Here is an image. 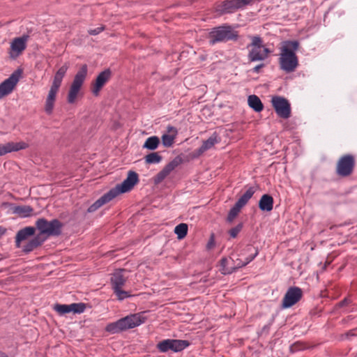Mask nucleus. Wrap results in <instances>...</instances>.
Instances as JSON below:
<instances>
[{
    "mask_svg": "<svg viewBox=\"0 0 357 357\" xmlns=\"http://www.w3.org/2000/svg\"><path fill=\"white\" fill-rule=\"evenodd\" d=\"M113 195L109 191L104 195H102L100 198H99L95 203H93L91 206H90L88 208V212L92 213L96 211L102 205L108 203L111 200L114 199Z\"/></svg>",
    "mask_w": 357,
    "mask_h": 357,
    "instance_id": "20",
    "label": "nucleus"
},
{
    "mask_svg": "<svg viewBox=\"0 0 357 357\" xmlns=\"http://www.w3.org/2000/svg\"><path fill=\"white\" fill-rule=\"evenodd\" d=\"M190 345L188 340H172V351L174 352H179Z\"/></svg>",
    "mask_w": 357,
    "mask_h": 357,
    "instance_id": "27",
    "label": "nucleus"
},
{
    "mask_svg": "<svg viewBox=\"0 0 357 357\" xmlns=\"http://www.w3.org/2000/svg\"><path fill=\"white\" fill-rule=\"evenodd\" d=\"M258 255V251L256 250L255 253L252 255H250L245 258V260L244 261H242L241 259H237L236 262V266L237 268H241L243 266H246L248 264L250 261H252Z\"/></svg>",
    "mask_w": 357,
    "mask_h": 357,
    "instance_id": "34",
    "label": "nucleus"
},
{
    "mask_svg": "<svg viewBox=\"0 0 357 357\" xmlns=\"http://www.w3.org/2000/svg\"><path fill=\"white\" fill-rule=\"evenodd\" d=\"M248 105L257 112H260L264 109L263 103L256 95H250L248 98Z\"/></svg>",
    "mask_w": 357,
    "mask_h": 357,
    "instance_id": "23",
    "label": "nucleus"
},
{
    "mask_svg": "<svg viewBox=\"0 0 357 357\" xmlns=\"http://www.w3.org/2000/svg\"><path fill=\"white\" fill-rule=\"evenodd\" d=\"M59 88L51 85L47 98L56 100V96L59 91Z\"/></svg>",
    "mask_w": 357,
    "mask_h": 357,
    "instance_id": "39",
    "label": "nucleus"
},
{
    "mask_svg": "<svg viewBox=\"0 0 357 357\" xmlns=\"http://www.w3.org/2000/svg\"><path fill=\"white\" fill-rule=\"evenodd\" d=\"M3 26V24L2 23L0 22V28H1Z\"/></svg>",
    "mask_w": 357,
    "mask_h": 357,
    "instance_id": "52",
    "label": "nucleus"
},
{
    "mask_svg": "<svg viewBox=\"0 0 357 357\" xmlns=\"http://www.w3.org/2000/svg\"><path fill=\"white\" fill-rule=\"evenodd\" d=\"M22 71L17 70L0 84V100L13 92L21 77Z\"/></svg>",
    "mask_w": 357,
    "mask_h": 357,
    "instance_id": "10",
    "label": "nucleus"
},
{
    "mask_svg": "<svg viewBox=\"0 0 357 357\" xmlns=\"http://www.w3.org/2000/svg\"><path fill=\"white\" fill-rule=\"evenodd\" d=\"M111 77V72L109 70H105L101 72L96 77L95 82L92 84L91 91L96 96L99 95V93L105 84L109 81Z\"/></svg>",
    "mask_w": 357,
    "mask_h": 357,
    "instance_id": "15",
    "label": "nucleus"
},
{
    "mask_svg": "<svg viewBox=\"0 0 357 357\" xmlns=\"http://www.w3.org/2000/svg\"><path fill=\"white\" fill-rule=\"evenodd\" d=\"M29 38V36L24 34L21 37H17L13 39L8 51L10 58L15 59L22 54L26 48V43Z\"/></svg>",
    "mask_w": 357,
    "mask_h": 357,
    "instance_id": "12",
    "label": "nucleus"
},
{
    "mask_svg": "<svg viewBox=\"0 0 357 357\" xmlns=\"http://www.w3.org/2000/svg\"><path fill=\"white\" fill-rule=\"evenodd\" d=\"M354 166V157L350 154L344 155L337 162L336 172L340 176H348L353 172Z\"/></svg>",
    "mask_w": 357,
    "mask_h": 357,
    "instance_id": "9",
    "label": "nucleus"
},
{
    "mask_svg": "<svg viewBox=\"0 0 357 357\" xmlns=\"http://www.w3.org/2000/svg\"><path fill=\"white\" fill-rule=\"evenodd\" d=\"M215 245V241L213 238V235L211 236L209 241L207 243L206 248L207 249H211Z\"/></svg>",
    "mask_w": 357,
    "mask_h": 357,
    "instance_id": "46",
    "label": "nucleus"
},
{
    "mask_svg": "<svg viewBox=\"0 0 357 357\" xmlns=\"http://www.w3.org/2000/svg\"><path fill=\"white\" fill-rule=\"evenodd\" d=\"M14 212L21 217H28L32 213L33 208L29 206H19L15 208Z\"/></svg>",
    "mask_w": 357,
    "mask_h": 357,
    "instance_id": "28",
    "label": "nucleus"
},
{
    "mask_svg": "<svg viewBox=\"0 0 357 357\" xmlns=\"http://www.w3.org/2000/svg\"><path fill=\"white\" fill-rule=\"evenodd\" d=\"M35 233V228L33 227H26L20 229L16 234L15 242L17 247H20V243L31 236Z\"/></svg>",
    "mask_w": 357,
    "mask_h": 357,
    "instance_id": "22",
    "label": "nucleus"
},
{
    "mask_svg": "<svg viewBox=\"0 0 357 357\" xmlns=\"http://www.w3.org/2000/svg\"><path fill=\"white\" fill-rule=\"evenodd\" d=\"M63 77L56 73L52 86L60 88Z\"/></svg>",
    "mask_w": 357,
    "mask_h": 357,
    "instance_id": "41",
    "label": "nucleus"
},
{
    "mask_svg": "<svg viewBox=\"0 0 357 357\" xmlns=\"http://www.w3.org/2000/svg\"><path fill=\"white\" fill-rule=\"evenodd\" d=\"M68 69V65L65 63L64 65H63L57 71H56V73L59 74V75H61L64 77L67 70Z\"/></svg>",
    "mask_w": 357,
    "mask_h": 357,
    "instance_id": "42",
    "label": "nucleus"
},
{
    "mask_svg": "<svg viewBox=\"0 0 357 357\" xmlns=\"http://www.w3.org/2000/svg\"><path fill=\"white\" fill-rule=\"evenodd\" d=\"M255 192V190L253 187H250L238 199L236 202V204L243 208L249 201V199L253 196Z\"/></svg>",
    "mask_w": 357,
    "mask_h": 357,
    "instance_id": "25",
    "label": "nucleus"
},
{
    "mask_svg": "<svg viewBox=\"0 0 357 357\" xmlns=\"http://www.w3.org/2000/svg\"><path fill=\"white\" fill-rule=\"evenodd\" d=\"M63 77L56 73L52 86L60 88Z\"/></svg>",
    "mask_w": 357,
    "mask_h": 357,
    "instance_id": "40",
    "label": "nucleus"
},
{
    "mask_svg": "<svg viewBox=\"0 0 357 357\" xmlns=\"http://www.w3.org/2000/svg\"><path fill=\"white\" fill-rule=\"evenodd\" d=\"M314 345H311L308 343L303 342H296L290 347V351L291 352H296L297 351L303 350L305 349H310L314 347Z\"/></svg>",
    "mask_w": 357,
    "mask_h": 357,
    "instance_id": "30",
    "label": "nucleus"
},
{
    "mask_svg": "<svg viewBox=\"0 0 357 357\" xmlns=\"http://www.w3.org/2000/svg\"><path fill=\"white\" fill-rule=\"evenodd\" d=\"M144 159L147 164H156L161 161L162 157L158 153L153 152L146 155Z\"/></svg>",
    "mask_w": 357,
    "mask_h": 357,
    "instance_id": "31",
    "label": "nucleus"
},
{
    "mask_svg": "<svg viewBox=\"0 0 357 357\" xmlns=\"http://www.w3.org/2000/svg\"><path fill=\"white\" fill-rule=\"evenodd\" d=\"M87 73V65H82L79 70L75 74L68 91L67 100L69 103L73 104L75 102L79 92L86 78Z\"/></svg>",
    "mask_w": 357,
    "mask_h": 357,
    "instance_id": "5",
    "label": "nucleus"
},
{
    "mask_svg": "<svg viewBox=\"0 0 357 357\" xmlns=\"http://www.w3.org/2000/svg\"><path fill=\"white\" fill-rule=\"evenodd\" d=\"M125 270H117L112 274L110 279L112 288L119 301L131 296L129 291H124L122 289L127 281V277L123 274Z\"/></svg>",
    "mask_w": 357,
    "mask_h": 357,
    "instance_id": "6",
    "label": "nucleus"
},
{
    "mask_svg": "<svg viewBox=\"0 0 357 357\" xmlns=\"http://www.w3.org/2000/svg\"><path fill=\"white\" fill-rule=\"evenodd\" d=\"M238 38V32L231 26L226 24L213 28L208 34L211 45L221 42L236 41Z\"/></svg>",
    "mask_w": 357,
    "mask_h": 357,
    "instance_id": "3",
    "label": "nucleus"
},
{
    "mask_svg": "<svg viewBox=\"0 0 357 357\" xmlns=\"http://www.w3.org/2000/svg\"><path fill=\"white\" fill-rule=\"evenodd\" d=\"M241 4L242 8L251 3L254 0H239Z\"/></svg>",
    "mask_w": 357,
    "mask_h": 357,
    "instance_id": "47",
    "label": "nucleus"
},
{
    "mask_svg": "<svg viewBox=\"0 0 357 357\" xmlns=\"http://www.w3.org/2000/svg\"><path fill=\"white\" fill-rule=\"evenodd\" d=\"M220 139L216 133H213L208 139L203 142L202 145L192 153L194 158H198L204 152L214 146L215 144L219 143Z\"/></svg>",
    "mask_w": 357,
    "mask_h": 357,
    "instance_id": "16",
    "label": "nucleus"
},
{
    "mask_svg": "<svg viewBox=\"0 0 357 357\" xmlns=\"http://www.w3.org/2000/svg\"><path fill=\"white\" fill-rule=\"evenodd\" d=\"M251 43L248 45V59L251 62L264 61L266 59L271 51L264 47L263 40L259 36H252Z\"/></svg>",
    "mask_w": 357,
    "mask_h": 357,
    "instance_id": "4",
    "label": "nucleus"
},
{
    "mask_svg": "<svg viewBox=\"0 0 357 357\" xmlns=\"http://www.w3.org/2000/svg\"><path fill=\"white\" fill-rule=\"evenodd\" d=\"M303 296V291L298 287H291L288 289L282 299L283 308H289L297 303Z\"/></svg>",
    "mask_w": 357,
    "mask_h": 357,
    "instance_id": "13",
    "label": "nucleus"
},
{
    "mask_svg": "<svg viewBox=\"0 0 357 357\" xmlns=\"http://www.w3.org/2000/svg\"><path fill=\"white\" fill-rule=\"evenodd\" d=\"M272 105L280 118L287 119L291 116V106L288 100L280 96H274L271 100Z\"/></svg>",
    "mask_w": 357,
    "mask_h": 357,
    "instance_id": "11",
    "label": "nucleus"
},
{
    "mask_svg": "<svg viewBox=\"0 0 357 357\" xmlns=\"http://www.w3.org/2000/svg\"><path fill=\"white\" fill-rule=\"evenodd\" d=\"M157 348L160 352H167L172 350V340L167 339L160 342L157 344Z\"/></svg>",
    "mask_w": 357,
    "mask_h": 357,
    "instance_id": "32",
    "label": "nucleus"
},
{
    "mask_svg": "<svg viewBox=\"0 0 357 357\" xmlns=\"http://www.w3.org/2000/svg\"><path fill=\"white\" fill-rule=\"evenodd\" d=\"M146 312H142L135 314H131L119 320L108 324L106 331L112 333H119L128 329L137 327L144 323L147 317Z\"/></svg>",
    "mask_w": 357,
    "mask_h": 357,
    "instance_id": "2",
    "label": "nucleus"
},
{
    "mask_svg": "<svg viewBox=\"0 0 357 357\" xmlns=\"http://www.w3.org/2000/svg\"><path fill=\"white\" fill-rule=\"evenodd\" d=\"M37 229L40 231V235L58 236L61 234V223L56 219L47 221L45 218H40L36 222Z\"/></svg>",
    "mask_w": 357,
    "mask_h": 357,
    "instance_id": "7",
    "label": "nucleus"
},
{
    "mask_svg": "<svg viewBox=\"0 0 357 357\" xmlns=\"http://www.w3.org/2000/svg\"><path fill=\"white\" fill-rule=\"evenodd\" d=\"M104 30V26H99V27H97L96 29H91L88 31L90 35H98V33H100L101 31H102Z\"/></svg>",
    "mask_w": 357,
    "mask_h": 357,
    "instance_id": "43",
    "label": "nucleus"
},
{
    "mask_svg": "<svg viewBox=\"0 0 357 357\" xmlns=\"http://www.w3.org/2000/svg\"><path fill=\"white\" fill-rule=\"evenodd\" d=\"M53 309L59 314L64 315L70 312L81 313L85 310V305L83 303L55 304Z\"/></svg>",
    "mask_w": 357,
    "mask_h": 357,
    "instance_id": "14",
    "label": "nucleus"
},
{
    "mask_svg": "<svg viewBox=\"0 0 357 357\" xmlns=\"http://www.w3.org/2000/svg\"><path fill=\"white\" fill-rule=\"evenodd\" d=\"M54 102L55 100L46 98L45 111L47 114H52L54 109Z\"/></svg>",
    "mask_w": 357,
    "mask_h": 357,
    "instance_id": "35",
    "label": "nucleus"
},
{
    "mask_svg": "<svg viewBox=\"0 0 357 357\" xmlns=\"http://www.w3.org/2000/svg\"><path fill=\"white\" fill-rule=\"evenodd\" d=\"M160 144V139L157 136H151L148 137L144 145L143 148L149 150H155Z\"/></svg>",
    "mask_w": 357,
    "mask_h": 357,
    "instance_id": "26",
    "label": "nucleus"
},
{
    "mask_svg": "<svg viewBox=\"0 0 357 357\" xmlns=\"http://www.w3.org/2000/svg\"><path fill=\"white\" fill-rule=\"evenodd\" d=\"M227 259H225V258L222 259H221V264H222V265H223V266H224V265H225V264L227 262Z\"/></svg>",
    "mask_w": 357,
    "mask_h": 357,
    "instance_id": "49",
    "label": "nucleus"
},
{
    "mask_svg": "<svg viewBox=\"0 0 357 357\" xmlns=\"http://www.w3.org/2000/svg\"><path fill=\"white\" fill-rule=\"evenodd\" d=\"M45 240L42 238L40 235H38L29 241L24 246V250L26 252H29L40 245Z\"/></svg>",
    "mask_w": 357,
    "mask_h": 357,
    "instance_id": "24",
    "label": "nucleus"
},
{
    "mask_svg": "<svg viewBox=\"0 0 357 357\" xmlns=\"http://www.w3.org/2000/svg\"><path fill=\"white\" fill-rule=\"evenodd\" d=\"M0 357H8L6 354L0 352Z\"/></svg>",
    "mask_w": 357,
    "mask_h": 357,
    "instance_id": "51",
    "label": "nucleus"
},
{
    "mask_svg": "<svg viewBox=\"0 0 357 357\" xmlns=\"http://www.w3.org/2000/svg\"><path fill=\"white\" fill-rule=\"evenodd\" d=\"M178 162L176 161H172L167 164L162 169V171L168 176L177 166Z\"/></svg>",
    "mask_w": 357,
    "mask_h": 357,
    "instance_id": "36",
    "label": "nucleus"
},
{
    "mask_svg": "<svg viewBox=\"0 0 357 357\" xmlns=\"http://www.w3.org/2000/svg\"><path fill=\"white\" fill-rule=\"evenodd\" d=\"M273 198L268 195H263L259 202V208L262 211L269 212L273 208Z\"/></svg>",
    "mask_w": 357,
    "mask_h": 357,
    "instance_id": "21",
    "label": "nucleus"
},
{
    "mask_svg": "<svg viewBox=\"0 0 357 357\" xmlns=\"http://www.w3.org/2000/svg\"><path fill=\"white\" fill-rule=\"evenodd\" d=\"M174 232L177 235L178 239L185 238L188 233V225L185 223H181L178 225L174 229Z\"/></svg>",
    "mask_w": 357,
    "mask_h": 357,
    "instance_id": "29",
    "label": "nucleus"
},
{
    "mask_svg": "<svg viewBox=\"0 0 357 357\" xmlns=\"http://www.w3.org/2000/svg\"><path fill=\"white\" fill-rule=\"evenodd\" d=\"M178 162L176 161H172L167 164L162 169V171L168 176L177 166Z\"/></svg>",
    "mask_w": 357,
    "mask_h": 357,
    "instance_id": "37",
    "label": "nucleus"
},
{
    "mask_svg": "<svg viewBox=\"0 0 357 357\" xmlns=\"http://www.w3.org/2000/svg\"><path fill=\"white\" fill-rule=\"evenodd\" d=\"M264 66V64H263V63L256 66L253 68V72L258 73L259 72L260 69L262 68Z\"/></svg>",
    "mask_w": 357,
    "mask_h": 357,
    "instance_id": "48",
    "label": "nucleus"
},
{
    "mask_svg": "<svg viewBox=\"0 0 357 357\" xmlns=\"http://www.w3.org/2000/svg\"><path fill=\"white\" fill-rule=\"evenodd\" d=\"M167 175L162 170L160 171L155 177V182L160 183L163 181Z\"/></svg>",
    "mask_w": 357,
    "mask_h": 357,
    "instance_id": "44",
    "label": "nucleus"
},
{
    "mask_svg": "<svg viewBox=\"0 0 357 357\" xmlns=\"http://www.w3.org/2000/svg\"><path fill=\"white\" fill-rule=\"evenodd\" d=\"M298 47L299 43L296 40H287L282 43L279 58L280 69L286 73H292L296 69L298 59L296 52Z\"/></svg>",
    "mask_w": 357,
    "mask_h": 357,
    "instance_id": "1",
    "label": "nucleus"
},
{
    "mask_svg": "<svg viewBox=\"0 0 357 357\" xmlns=\"http://www.w3.org/2000/svg\"><path fill=\"white\" fill-rule=\"evenodd\" d=\"M167 130L168 133L162 135V143L165 147H170L174 144L177 135V130L174 126H168Z\"/></svg>",
    "mask_w": 357,
    "mask_h": 357,
    "instance_id": "19",
    "label": "nucleus"
},
{
    "mask_svg": "<svg viewBox=\"0 0 357 357\" xmlns=\"http://www.w3.org/2000/svg\"><path fill=\"white\" fill-rule=\"evenodd\" d=\"M351 303V301L349 298H345L343 301H340L339 303H338V306L340 307H344V306H346L349 303Z\"/></svg>",
    "mask_w": 357,
    "mask_h": 357,
    "instance_id": "45",
    "label": "nucleus"
},
{
    "mask_svg": "<svg viewBox=\"0 0 357 357\" xmlns=\"http://www.w3.org/2000/svg\"><path fill=\"white\" fill-rule=\"evenodd\" d=\"M28 144L24 142H11L5 144H0V155H3L13 151H18L20 150L25 149L28 148Z\"/></svg>",
    "mask_w": 357,
    "mask_h": 357,
    "instance_id": "17",
    "label": "nucleus"
},
{
    "mask_svg": "<svg viewBox=\"0 0 357 357\" xmlns=\"http://www.w3.org/2000/svg\"><path fill=\"white\" fill-rule=\"evenodd\" d=\"M242 208L240 207L238 204H235L234 206L230 209L229 214L227 215V221L229 222H231L234 218L238 215L239 212L241 211V209Z\"/></svg>",
    "mask_w": 357,
    "mask_h": 357,
    "instance_id": "33",
    "label": "nucleus"
},
{
    "mask_svg": "<svg viewBox=\"0 0 357 357\" xmlns=\"http://www.w3.org/2000/svg\"><path fill=\"white\" fill-rule=\"evenodd\" d=\"M241 8L239 0H226L218 6L217 10L220 13H230Z\"/></svg>",
    "mask_w": 357,
    "mask_h": 357,
    "instance_id": "18",
    "label": "nucleus"
},
{
    "mask_svg": "<svg viewBox=\"0 0 357 357\" xmlns=\"http://www.w3.org/2000/svg\"><path fill=\"white\" fill-rule=\"evenodd\" d=\"M242 228H243L242 223H239L236 227L231 228L229 231V234L230 236L232 238H236L238 236V233L241 231Z\"/></svg>",
    "mask_w": 357,
    "mask_h": 357,
    "instance_id": "38",
    "label": "nucleus"
},
{
    "mask_svg": "<svg viewBox=\"0 0 357 357\" xmlns=\"http://www.w3.org/2000/svg\"><path fill=\"white\" fill-rule=\"evenodd\" d=\"M138 181L139 178L137 174L135 172L130 171L128 174L127 178L122 182V183L117 185L109 191L115 198L121 193L127 192L131 190L135 185L137 183Z\"/></svg>",
    "mask_w": 357,
    "mask_h": 357,
    "instance_id": "8",
    "label": "nucleus"
},
{
    "mask_svg": "<svg viewBox=\"0 0 357 357\" xmlns=\"http://www.w3.org/2000/svg\"><path fill=\"white\" fill-rule=\"evenodd\" d=\"M5 229L0 227V236L3 234Z\"/></svg>",
    "mask_w": 357,
    "mask_h": 357,
    "instance_id": "50",
    "label": "nucleus"
}]
</instances>
